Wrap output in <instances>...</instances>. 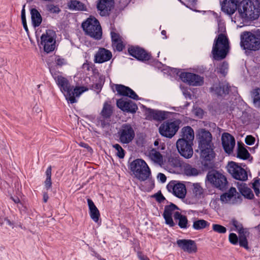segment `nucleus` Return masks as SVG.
I'll return each instance as SVG.
<instances>
[{
  "label": "nucleus",
  "instance_id": "obj_29",
  "mask_svg": "<svg viewBox=\"0 0 260 260\" xmlns=\"http://www.w3.org/2000/svg\"><path fill=\"white\" fill-rule=\"evenodd\" d=\"M148 115L154 120L162 121L167 118L168 112L148 108L146 110Z\"/></svg>",
  "mask_w": 260,
  "mask_h": 260
},
{
  "label": "nucleus",
  "instance_id": "obj_34",
  "mask_svg": "<svg viewBox=\"0 0 260 260\" xmlns=\"http://www.w3.org/2000/svg\"><path fill=\"white\" fill-rule=\"evenodd\" d=\"M70 10L76 11H86V6L82 3L77 0H72L68 3Z\"/></svg>",
  "mask_w": 260,
  "mask_h": 260
},
{
  "label": "nucleus",
  "instance_id": "obj_27",
  "mask_svg": "<svg viewBox=\"0 0 260 260\" xmlns=\"http://www.w3.org/2000/svg\"><path fill=\"white\" fill-rule=\"evenodd\" d=\"M55 81L59 87L60 90L62 92H64V96L66 98L67 96H69L70 94L69 93L71 92V89L72 86H71L69 81L66 78L60 76Z\"/></svg>",
  "mask_w": 260,
  "mask_h": 260
},
{
  "label": "nucleus",
  "instance_id": "obj_37",
  "mask_svg": "<svg viewBox=\"0 0 260 260\" xmlns=\"http://www.w3.org/2000/svg\"><path fill=\"white\" fill-rule=\"evenodd\" d=\"M150 158L155 162L161 165L163 162V157L160 153L154 149H152L149 154Z\"/></svg>",
  "mask_w": 260,
  "mask_h": 260
},
{
  "label": "nucleus",
  "instance_id": "obj_19",
  "mask_svg": "<svg viewBox=\"0 0 260 260\" xmlns=\"http://www.w3.org/2000/svg\"><path fill=\"white\" fill-rule=\"evenodd\" d=\"M176 242L178 246L185 252L192 253L197 251V244L192 240L179 239Z\"/></svg>",
  "mask_w": 260,
  "mask_h": 260
},
{
  "label": "nucleus",
  "instance_id": "obj_39",
  "mask_svg": "<svg viewBox=\"0 0 260 260\" xmlns=\"http://www.w3.org/2000/svg\"><path fill=\"white\" fill-rule=\"evenodd\" d=\"M237 156L240 159L246 160L249 157L250 154L245 148L239 145L237 149Z\"/></svg>",
  "mask_w": 260,
  "mask_h": 260
},
{
  "label": "nucleus",
  "instance_id": "obj_47",
  "mask_svg": "<svg viewBox=\"0 0 260 260\" xmlns=\"http://www.w3.org/2000/svg\"><path fill=\"white\" fill-rule=\"evenodd\" d=\"M212 229L215 232L219 234H224L227 231L225 227L218 224H213Z\"/></svg>",
  "mask_w": 260,
  "mask_h": 260
},
{
  "label": "nucleus",
  "instance_id": "obj_43",
  "mask_svg": "<svg viewBox=\"0 0 260 260\" xmlns=\"http://www.w3.org/2000/svg\"><path fill=\"white\" fill-rule=\"evenodd\" d=\"M247 232L239 234V243L241 247H244L246 249H248V241L246 238Z\"/></svg>",
  "mask_w": 260,
  "mask_h": 260
},
{
  "label": "nucleus",
  "instance_id": "obj_11",
  "mask_svg": "<svg viewBox=\"0 0 260 260\" xmlns=\"http://www.w3.org/2000/svg\"><path fill=\"white\" fill-rule=\"evenodd\" d=\"M54 32L50 30H47L41 37V44L43 46L44 50L48 53L53 51L55 48V40Z\"/></svg>",
  "mask_w": 260,
  "mask_h": 260
},
{
  "label": "nucleus",
  "instance_id": "obj_44",
  "mask_svg": "<svg viewBox=\"0 0 260 260\" xmlns=\"http://www.w3.org/2000/svg\"><path fill=\"white\" fill-rule=\"evenodd\" d=\"M228 69V64L226 62H223L220 63L218 67H217L215 71L218 73L222 74L223 76H225L227 73Z\"/></svg>",
  "mask_w": 260,
  "mask_h": 260
},
{
  "label": "nucleus",
  "instance_id": "obj_23",
  "mask_svg": "<svg viewBox=\"0 0 260 260\" xmlns=\"http://www.w3.org/2000/svg\"><path fill=\"white\" fill-rule=\"evenodd\" d=\"M112 57L110 51L104 48H100L94 55V62L96 63H103L109 61Z\"/></svg>",
  "mask_w": 260,
  "mask_h": 260
},
{
  "label": "nucleus",
  "instance_id": "obj_1",
  "mask_svg": "<svg viewBox=\"0 0 260 260\" xmlns=\"http://www.w3.org/2000/svg\"><path fill=\"white\" fill-rule=\"evenodd\" d=\"M197 137L199 150L196 151H200V157L205 161L211 160L215 157L211 134L208 131L202 128L199 131Z\"/></svg>",
  "mask_w": 260,
  "mask_h": 260
},
{
  "label": "nucleus",
  "instance_id": "obj_61",
  "mask_svg": "<svg viewBox=\"0 0 260 260\" xmlns=\"http://www.w3.org/2000/svg\"><path fill=\"white\" fill-rule=\"evenodd\" d=\"M194 111L195 115L199 117H201L204 115L203 110L200 108L195 109Z\"/></svg>",
  "mask_w": 260,
  "mask_h": 260
},
{
  "label": "nucleus",
  "instance_id": "obj_18",
  "mask_svg": "<svg viewBox=\"0 0 260 260\" xmlns=\"http://www.w3.org/2000/svg\"><path fill=\"white\" fill-rule=\"evenodd\" d=\"M113 7V0H99L96 4L97 9L102 16H108Z\"/></svg>",
  "mask_w": 260,
  "mask_h": 260
},
{
  "label": "nucleus",
  "instance_id": "obj_8",
  "mask_svg": "<svg viewBox=\"0 0 260 260\" xmlns=\"http://www.w3.org/2000/svg\"><path fill=\"white\" fill-rule=\"evenodd\" d=\"M207 180L215 187L221 190H225L228 187L226 177L216 170L209 171L207 175Z\"/></svg>",
  "mask_w": 260,
  "mask_h": 260
},
{
  "label": "nucleus",
  "instance_id": "obj_51",
  "mask_svg": "<svg viewBox=\"0 0 260 260\" xmlns=\"http://www.w3.org/2000/svg\"><path fill=\"white\" fill-rule=\"evenodd\" d=\"M112 46L118 51H121L124 48L122 40L117 42L112 43Z\"/></svg>",
  "mask_w": 260,
  "mask_h": 260
},
{
  "label": "nucleus",
  "instance_id": "obj_58",
  "mask_svg": "<svg viewBox=\"0 0 260 260\" xmlns=\"http://www.w3.org/2000/svg\"><path fill=\"white\" fill-rule=\"evenodd\" d=\"M158 179L161 182L165 183L166 181L167 177L165 174L161 173H159L157 175Z\"/></svg>",
  "mask_w": 260,
  "mask_h": 260
},
{
  "label": "nucleus",
  "instance_id": "obj_2",
  "mask_svg": "<svg viewBox=\"0 0 260 260\" xmlns=\"http://www.w3.org/2000/svg\"><path fill=\"white\" fill-rule=\"evenodd\" d=\"M181 138L176 142V147L180 155L185 158H190L193 155V141L194 132L189 126H185L181 129Z\"/></svg>",
  "mask_w": 260,
  "mask_h": 260
},
{
  "label": "nucleus",
  "instance_id": "obj_14",
  "mask_svg": "<svg viewBox=\"0 0 260 260\" xmlns=\"http://www.w3.org/2000/svg\"><path fill=\"white\" fill-rule=\"evenodd\" d=\"M180 78L183 82L190 86H200L204 84V78L194 73H182Z\"/></svg>",
  "mask_w": 260,
  "mask_h": 260
},
{
  "label": "nucleus",
  "instance_id": "obj_17",
  "mask_svg": "<svg viewBox=\"0 0 260 260\" xmlns=\"http://www.w3.org/2000/svg\"><path fill=\"white\" fill-rule=\"evenodd\" d=\"M235 198V201L232 203H240L242 202L241 196L237 193L236 189L235 187H231L228 192L222 194L220 196V200L223 203H228L231 199Z\"/></svg>",
  "mask_w": 260,
  "mask_h": 260
},
{
  "label": "nucleus",
  "instance_id": "obj_21",
  "mask_svg": "<svg viewBox=\"0 0 260 260\" xmlns=\"http://www.w3.org/2000/svg\"><path fill=\"white\" fill-rule=\"evenodd\" d=\"M115 89L118 94L124 96H128L135 100L139 99L138 95L129 87L122 84H115Z\"/></svg>",
  "mask_w": 260,
  "mask_h": 260
},
{
  "label": "nucleus",
  "instance_id": "obj_32",
  "mask_svg": "<svg viewBox=\"0 0 260 260\" xmlns=\"http://www.w3.org/2000/svg\"><path fill=\"white\" fill-rule=\"evenodd\" d=\"M181 167L180 157L176 156H170L168 157L167 167L170 169H178Z\"/></svg>",
  "mask_w": 260,
  "mask_h": 260
},
{
  "label": "nucleus",
  "instance_id": "obj_28",
  "mask_svg": "<svg viewBox=\"0 0 260 260\" xmlns=\"http://www.w3.org/2000/svg\"><path fill=\"white\" fill-rule=\"evenodd\" d=\"M55 81L59 87L60 90L62 92H64V96L66 98L67 96H69L70 94L69 93L71 92V89L72 86H71L69 81L66 78L60 76Z\"/></svg>",
  "mask_w": 260,
  "mask_h": 260
},
{
  "label": "nucleus",
  "instance_id": "obj_20",
  "mask_svg": "<svg viewBox=\"0 0 260 260\" xmlns=\"http://www.w3.org/2000/svg\"><path fill=\"white\" fill-rule=\"evenodd\" d=\"M222 144L225 152L231 154L235 145V140L233 136L229 133H224L221 137Z\"/></svg>",
  "mask_w": 260,
  "mask_h": 260
},
{
  "label": "nucleus",
  "instance_id": "obj_24",
  "mask_svg": "<svg viewBox=\"0 0 260 260\" xmlns=\"http://www.w3.org/2000/svg\"><path fill=\"white\" fill-rule=\"evenodd\" d=\"M230 86L228 83H219L214 84L210 88V91L214 92L217 96H224L229 93Z\"/></svg>",
  "mask_w": 260,
  "mask_h": 260
},
{
  "label": "nucleus",
  "instance_id": "obj_15",
  "mask_svg": "<svg viewBox=\"0 0 260 260\" xmlns=\"http://www.w3.org/2000/svg\"><path fill=\"white\" fill-rule=\"evenodd\" d=\"M128 53L137 59L145 61L151 59V55L139 46H131L128 48Z\"/></svg>",
  "mask_w": 260,
  "mask_h": 260
},
{
  "label": "nucleus",
  "instance_id": "obj_45",
  "mask_svg": "<svg viewBox=\"0 0 260 260\" xmlns=\"http://www.w3.org/2000/svg\"><path fill=\"white\" fill-rule=\"evenodd\" d=\"M232 225L236 229L239 234L245 233L247 231L243 229L242 224L237 220L233 219L232 220Z\"/></svg>",
  "mask_w": 260,
  "mask_h": 260
},
{
  "label": "nucleus",
  "instance_id": "obj_64",
  "mask_svg": "<svg viewBox=\"0 0 260 260\" xmlns=\"http://www.w3.org/2000/svg\"><path fill=\"white\" fill-rule=\"evenodd\" d=\"M91 68V66L89 63H84L83 64V68L87 71H90Z\"/></svg>",
  "mask_w": 260,
  "mask_h": 260
},
{
  "label": "nucleus",
  "instance_id": "obj_9",
  "mask_svg": "<svg viewBox=\"0 0 260 260\" xmlns=\"http://www.w3.org/2000/svg\"><path fill=\"white\" fill-rule=\"evenodd\" d=\"M180 121L177 120H168L161 123L159 127V133L163 137L172 138L179 128Z\"/></svg>",
  "mask_w": 260,
  "mask_h": 260
},
{
  "label": "nucleus",
  "instance_id": "obj_46",
  "mask_svg": "<svg viewBox=\"0 0 260 260\" xmlns=\"http://www.w3.org/2000/svg\"><path fill=\"white\" fill-rule=\"evenodd\" d=\"M193 193L196 197H200L203 193V189L199 183H194L193 184Z\"/></svg>",
  "mask_w": 260,
  "mask_h": 260
},
{
  "label": "nucleus",
  "instance_id": "obj_5",
  "mask_svg": "<svg viewBox=\"0 0 260 260\" xmlns=\"http://www.w3.org/2000/svg\"><path fill=\"white\" fill-rule=\"evenodd\" d=\"M81 27L85 34L95 40H101L102 29L99 21L95 17L90 16L82 23Z\"/></svg>",
  "mask_w": 260,
  "mask_h": 260
},
{
  "label": "nucleus",
  "instance_id": "obj_12",
  "mask_svg": "<svg viewBox=\"0 0 260 260\" xmlns=\"http://www.w3.org/2000/svg\"><path fill=\"white\" fill-rule=\"evenodd\" d=\"M227 169L229 173L235 179L245 181L248 178L246 171L239 166L238 164L234 161H231L228 164Z\"/></svg>",
  "mask_w": 260,
  "mask_h": 260
},
{
  "label": "nucleus",
  "instance_id": "obj_35",
  "mask_svg": "<svg viewBox=\"0 0 260 260\" xmlns=\"http://www.w3.org/2000/svg\"><path fill=\"white\" fill-rule=\"evenodd\" d=\"M238 189L241 194L245 198L251 200L254 198V194L251 189L248 187L246 184L240 185L238 187Z\"/></svg>",
  "mask_w": 260,
  "mask_h": 260
},
{
  "label": "nucleus",
  "instance_id": "obj_38",
  "mask_svg": "<svg viewBox=\"0 0 260 260\" xmlns=\"http://www.w3.org/2000/svg\"><path fill=\"white\" fill-rule=\"evenodd\" d=\"M112 114V107L111 105L107 102L104 104L103 109L101 112V115L103 118L109 119Z\"/></svg>",
  "mask_w": 260,
  "mask_h": 260
},
{
  "label": "nucleus",
  "instance_id": "obj_22",
  "mask_svg": "<svg viewBox=\"0 0 260 260\" xmlns=\"http://www.w3.org/2000/svg\"><path fill=\"white\" fill-rule=\"evenodd\" d=\"M178 207L173 203H171L169 205L165 207L163 216L165 219L166 224L173 227L175 223L172 219V214L175 210H178Z\"/></svg>",
  "mask_w": 260,
  "mask_h": 260
},
{
  "label": "nucleus",
  "instance_id": "obj_4",
  "mask_svg": "<svg viewBox=\"0 0 260 260\" xmlns=\"http://www.w3.org/2000/svg\"><path fill=\"white\" fill-rule=\"evenodd\" d=\"M229 41L227 36L223 34H219L215 39L212 54L214 59L222 60L225 58L229 50Z\"/></svg>",
  "mask_w": 260,
  "mask_h": 260
},
{
  "label": "nucleus",
  "instance_id": "obj_63",
  "mask_svg": "<svg viewBox=\"0 0 260 260\" xmlns=\"http://www.w3.org/2000/svg\"><path fill=\"white\" fill-rule=\"evenodd\" d=\"M91 251L92 252L91 254L92 255L96 257L99 260H106L105 258H102L101 256L96 252H95L93 249H91Z\"/></svg>",
  "mask_w": 260,
  "mask_h": 260
},
{
  "label": "nucleus",
  "instance_id": "obj_54",
  "mask_svg": "<svg viewBox=\"0 0 260 260\" xmlns=\"http://www.w3.org/2000/svg\"><path fill=\"white\" fill-rule=\"evenodd\" d=\"M111 36L112 43H113L114 42H117L119 41H120L122 40L120 36L118 34H117L114 31L111 32Z\"/></svg>",
  "mask_w": 260,
  "mask_h": 260
},
{
  "label": "nucleus",
  "instance_id": "obj_48",
  "mask_svg": "<svg viewBox=\"0 0 260 260\" xmlns=\"http://www.w3.org/2000/svg\"><path fill=\"white\" fill-rule=\"evenodd\" d=\"M113 147L117 150V156L120 158H123L125 156V153L121 146L118 144H115L113 145Z\"/></svg>",
  "mask_w": 260,
  "mask_h": 260
},
{
  "label": "nucleus",
  "instance_id": "obj_49",
  "mask_svg": "<svg viewBox=\"0 0 260 260\" xmlns=\"http://www.w3.org/2000/svg\"><path fill=\"white\" fill-rule=\"evenodd\" d=\"M259 187H260V182H259V180H256L252 183V188H253L256 196H258L259 194L260 193Z\"/></svg>",
  "mask_w": 260,
  "mask_h": 260
},
{
  "label": "nucleus",
  "instance_id": "obj_30",
  "mask_svg": "<svg viewBox=\"0 0 260 260\" xmlns=\"http://www.w3.org/2000/svg\"><path fill=\"white\" fill-rule=\"evenodd\" d=\"M87 203L90 217L94 222H97L100 216V212L93 202L90 199H87Z\"/></svg>",
  "mask_w": 260,
  "mask_h": 260
},
{
  "label": "nucleus",
  "instance_id": "obj_59",
  "mask_svg": "<svg viewBox=\"0 0 260 260\" xmlns=\"http://www.w3.org/2000/svg\"><path fill=\"white\" fill-rule=\"evenodd\" d=\"M155 197L156 200L159 203H161L165 200V198L160 192L159 193L156 194Z\"/></svg>",
  "mask_w": 260,
  "mask_h": 260
},
{
  "label": "nucleus",
  "instance_id": "obj_62",
  "mask_svg": "<svg viewBox=\"0 0 260 260\" xmlns=\"http://www.w3.org/2000/svg\"><path fill=\"white\" fill-rule=\"evenodd\" d=\"M56 64L59 66H61L66 63L64 59L60 58L59 57L56 59Z\"/></svg>",
  "mask_w": 260,
  "mask_h": 260
},
{
  "label": "nucleus",
  "instance_id": "obj_52",
  "mask_svg": "<svg viewBox=\"0 0 260 260\" xmlns=\"http://www.w3.org/2000/svg\"><path fill=\"white\" fill-rule=\"evenodd\" d=\"M187 3V7L189 8L190 9L196 11V6L197 5V0H185Z\"/></svg>",
  "mask_w": 260,
  "mask_h": 260
},
{
  "label": "nucleus",
  "instance_id": "obj_60",
  "mask_svg": "<svg viewBox=\"0 0 260 260\" xmlns=\"http://www.w3.org/2000/svg\"><path fill=\"white\" fill-rule=\"evenodd\" d=\"M49 71L55 80L60 76L58 75V73L54 69L49 68Z\"/></svg>",
  "mask_w": 260,
  "mask_h": 260
},
{
  "label": "nucleus",
  "instance_id": "obj_6",
  "mask_svg": "<svg viewBox=\"0 0 260 260\" xmlns=\"http://www.w3.org/2000/svg\"><path fill=\"white\" fill-rule=\"evenodd\" d=\"M129 169L135 177L141 181L148 179L151 171L146 162L142 159H136L129 164Z\"/></svg>",
  "mask_w": 260,
  "mask_h": 260
},
{
  "label": "nucleus",
  "instance_id": "obj_7",
  "mask_svg": "<svg viewBox=\"0 0 260 260\" xmlns=\"http://www.w3.org/2000/svg\"><path fill=\"white\" fill-rule=\"evenodd\" d=\"M241 46L245 50L257 51L260 49V32L245 31L241 35Z\"/></svg>",
  "mask_w": 260,
  "mask_h": 260
},
{
  "label": "nucleus",
  "instance_id": "obj_25",
  "mask_svg": "<svg viewBox=\"0 0 260 260\" xmlns=\"http://www.w3.org/2000/svg\"><path fill=\"white\" fill-rule=\"evenodd\" d=\"M238 3L239 0H224L221 4V10L229 15L233 14L238 8Z\"/></svg>",
  "mask_w": 260,
  "mask_h": 260
},
{
  "label": "nucleus",
  "instance_id": "obj_57",
  "mask_svg": "<svg viewBox=\"0 0 260 260\" xmlns=\"http://www.w3.org/2000/svg\"><path fill=\"white\" fill-rule=\"evenodd\" d=\"M79 145L82 147L86 148L88 152H92L93 151L91 147L85 143L81 142L79 143Z\"/></svg>",
  "mask_w": 260,
  "mask_h": 260
},
{
  "label": "nucleus",
  "instance_id": "obj_41",
  "mask_svg": "<svg viewBox=\"0 0 260 260\" xmlns=\"http://www.w3.org/2000/svg\"><path fill=\"white\" fill-rule=\"evenodd\" d=\"M209 224L208 221L204 219H199L193 222L192 227L196 230H200L208 226Z\"/></svg>",
  "mask_w": 260,
  "mask_h": 260
},
{
  "label": "nucleus",
  "instance_id": "obj_10",
  "mask_svg": "<svg viewBox=\"0 0 260 260\" xmlns=\"http://www.w3.org/2000/svg\"><path fill=\"white\" fill-rule=\"evenodd\" d=\"M119 142L122 144H128L131 142L135 136V131L129 123L123 124L118 133Z\"/></svg>",
  "mask_w": 260,
  "mask_h": 260
},
{
  "label": "nucleus",
  "instance_id": "obj_33",
  "mask_svg": "<svg viewBox=\"0 0 260 260\" xmlns=\"http://www.w3.org/2000/svg\"><path fill=\"white\" fill-rule=\"evenodd\" d=\"M174 218L175 220H178V225L181 229H186L188 228V220L185 215H182L179 212H175Z\"/></svg>",
  "mask_w": 260,
  "mask_h": 260
},
{
  "label": "nucleus",
  "instance_id": "obj_3",
  "mask_svg": "<svg viewBox=\"0 0 260 260\" xmlns=\"http://www.w3.org/2000/svg\"><path fill=\"white\" fill-rule=\"evenodd\" d=\"M259 4L256 0H243L239 4L238 10L240 16L246 20L257 19L260 14Z\"/></svg>",
  "mask_w": 260,
  "mask_h": 260
},
{
  "label": "nucleus",
  "instance_id": "obj_55",
  "mask_svg": "<svg viewBox=\"0 0 260 260\" xmlns=\"http://www.w3.org/2000/svg\"><path fill=\"white\" fill-rule=\"evenodd\" d=\"M108 124L109 123L107 122V119H105L102 117V118H100L98 120L97 125L101 126L102 128H105L107 126Z\"/></svg>",
  "mask_w": 260,
  "mask_h": 260
},
{
  "label": "nucleus",
  "instance_id": "obj_16",
  "mask_svg": "<svg viewBox=\"0 0 260 260\" xmlns=\"http://www.w3.org/2000/svg\"><path fill=\"white\" fill-rule=\"evenodd\" d=\"M117 106L124 112L135 113L138 110V106L136 103L129 100L120 99L117 100Z\"/></svg>",
  "mask_w": 260,
  "mask_h": 260
},
{
  "label": "nucleus",
  "instance_id": "obj_31",
  "mask_svg": "<svg viewBox=\"0 0 260 260\" xmlns=\"http://www.w3.org/2000/svg\"><path fill=\"white\" fill-rule=\"evenodd\" d=\"M30 14L32 25L35 27L40 26L42 18L39 12L36 8H32L30 10Z\"/></svg>",
  "mask_w": 260,
  "mask_h": 260
},
{
  "label": "nucleus",
  "instance_id": "obj_53",
  "mask_svg": "<svg viewBox=\"0 0 260 260\" xmlns=\"http://www.w3.org/2000/svg\"><path fill=\"white\" fill-rule=\"evenodd\" d=\"M229 241L230 242L236 245L238 242V238L236 234L235 233H231L229 235Z\"/></svg>",
  "mask_w": 260,
  "mask_h": 260
},
{
  "label": "nucleus",
  "instance_id": "obj_36",
  "mask_svg": "<svg viewBox=\"0 0 260 260\" xmlns=\"http://www.w3.org/2000/svg\"><path fill=\"white\" fill-rule=\"evenodd\" d=\"M253 106L257 108H260V88H256L251 91Z\"/></svg>",
  "mask_w": 260,
  "mask_h": 260
},
{
  "label": "nucleus",
  "instance_id": "obj_13",
  "mask_svg": "<svg viewBox=\"0 0 260 260\" xmlns=\"http://www.w3.org/2000/svg\"><path fill=\"white\" fill-rule=\"evenodd\" d=\"M168 190L179 199L185 198L186 194V188L184 184L179 181L173 180L167 185Z\"/></svg>",
  "mask_w": 260,
  "mask_h": 260
},
{
  "label": "nucleus",
  "instance_id": "obj_40",
  "mask_svg": "<svg viewBox=\"0 0 260 260\" xmlns=\"http://www.w3.org/2000/svg\"><path fill=\"white\" fill-rule=\"evenodd\" d=\"M51 171L52 167L50 166L48 167L45 172L46 178L44 181V186L47 190L50 189L52 187Z\"/></svg>",
  "mask_w": 260,
  "mask_h": 260
},
{
  "label": "nucleus",
  "instance_id": "obj_56",
  "mask_svg": "<svg viewBox=\"0 0 260 260\" xmlns=\"http://www.w3.org/2000/svg\"><path fill=\"white\" fill-rule=\"evenodd\" d=\"M255 141V138L251 135L247 136L245 140L246 144L248 145H253Z\"/></svg>",
  "mask_w": 260,
  "mask_h": 260
},
{
  "label": "nucleus",
  "instance_id": "obj_26",
  "mask_svg": "<svg viewBox=\"0 0 260 260\" xmlns=\"http://www.w3.org/2000/svg\"><path fill=\"white\" fill-rule=\"evenodd\" d=\"M88 88L85 86H76L74 89L73 86H72L71 92L69 93L70 95L67 96L66 100L71 104L75 103L77 102L76 97L80 96L82 93L88 90Z\"/></svg>",
  "mask_w": 260,
  "mask_h": 260
},
{
  "label": "nucleus",
  "instance_id": "obj_50",
  "mask_svg": "<svg viewBox=\"0 0 260 260\" xmlns=\"http://www.w3.org/2000/svg\"><path fill=\"white\" fill-rule=\"evenodd\" d=\"M48 11L52 13L58 14L60 12V9L57 6L49 5L47 6Z\"/></svg>",
  "mask_w": 260,
  "mask_h": 260
},
{
  "label": "nucleus",
  "instance_id": "obj_42",
  "mask_svg": "<svg viewBox=\"0 0 260 260\" xmlns=\"http://www.w3.org/2000/svg\"><path fill=\"white\" fill-rule=\"evenodd\" d=\"M184 172L186 175L189 176H197L199 174V171L189 165H187L184 167Z\"/></svg>",
  "mask_w": 260,
  "mask_h": 260
}]
</instances>
